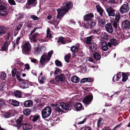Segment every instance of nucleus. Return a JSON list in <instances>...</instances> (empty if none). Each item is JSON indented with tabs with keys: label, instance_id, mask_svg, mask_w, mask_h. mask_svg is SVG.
<instances>
[{
	"label": "nucleus",
	"instance_id": "f257e3e1",
	"mask_svg": "<svg viewBox=\"0 0 130 130\" xmlns=\"http://www.w3.org/2000/svg\"><path fill=\"white\" fill-rule=\"evenodd\" d=\"M63 6L57 10L58 14L57 16V19H60L71 9L73 3L71 2H67L63 4Z\"/></svg>",
	"mask_w": 130,
	"mask_h": 130
},
{
	"label": "nucleus",
	"instance_id": "f03ea898",
	"mask_svg": "<svg viewBox=\"0 0 130 130\" xmlns=\"http://www.w3.org/2000/svg\"><path fill=\"white\" fill-rule=\"evenodd\" d=\"M53 53V51L51 50L47 54L46 53L43 54L41 56L39 61L40 64L43 65L45 62H48Z\"/></svg>",
	"mask_w": 130,
	"mask_h": 130
},
{
	"label": "nucleus",
	"instance_id": "7ed1b4c3",
	"mask_svg": "<svg viewBox=\"0 0 130 130\" xmlns=\"http://www.w3.org/2000/svg\"><path fill=\"white\" fill-rule=\"evenodd\" d=\"M52 109L50 106H46L41 111L42 115L43 118L48 117L51 115Z\"/></svg>",
	"mask_w": 130,
	"mask_h": 130
},
{
	"label": "nucleus",
	"instance_id": "20e7f679",
	"mask_svg": "<svg viewBox=\"0 0 130 130\" xmlns=\"http://www.w3.org/2000/svg\"><path fill=\"white\" fill-rule=\"evenodd\" d=\"M129 10V7L128 3H125L121 7L120 11L122 13H125L127 12Z\"/></svg>",
	"mask_w": 130,
	"mask_h": 130
},
{
	"label": "nucleus",
	"instance_id": "39448f33",
	"mask_svg": "<svg viewBox=\"0 0 130 130\" xmlns=\"http://www.w3.org/2000/svg\"><path fill=\"white\" fill-rule=\"evenodd\" d=\"M31 48V46L28 42H26L23 45L22 50L23 52H28Z\"/></svg>",
	"mask_w": 130,
	"mask_h": 130
},
{
	"label": "nucleus",
	"instance_id": "423d86ee",
	"mask_svg": "<svg viewBox=\"0 0 130 130\" xmlns=\"http://www.w3.org/2000/svg\"><path fill=\"white\" fill-rule=\"evenodd\" d=\"M107 12L108 13V15L109 16H114L115 15V10L113 9L110 6H109L106 8Z\"/></svg>",
	"mask_w": 130,
	"mask_h": 130
},
{
	"label": "nucleus",
	"instance_id": "0eeeda50",
	"mask_svg": "<svg viewBox=\"0 0 130 130\" xmlns=\"http://www.w3.org/2000/svg\"><path fill=\"white\" fill-rule=\"evenodd\" d=\"M0 0V14L2 16H5L8 14L6 8L1 3Z\"/></svg>",
	"mask_w": 130,
	"mask_h": 130
},
{
	"label": "nucleus",
	"instance_id": "6e6552de",
	"mask_svg": "<svg viewBox=\"0 0 130 130\" xmlns=\"http://www.w3.org/2000/svg\"><path fill=\"white\" fill-rule=\"evenodd\" d=\"M93 99V96L91 95H88L85 97L83 100V102L87 105L90 103Z\"/></svg>",
	"mask_w": 130,
	"mask_h": 130
},
{
	"label": "nucleus",
	"instance_id": "1a4fd4ad",
	"mask_svg": "<svg viewBox=\"0 0 130 130\" xmlns=\"http://www.w3.org/2000/svg\"><path fill=\"white\" fill-rule=\"evenodd\" d=\"M130 26V23L128 20H125L122 23L121 26L123 29H128Z\"/></svg>",
	"mask_w": 130,
	"mask_h": 130
},
{
	"label": "nucleus",
	"instance_id": "9d476101",
	"mask_svg": "<svg viewBox=\"0 0 130 130\" xmlns=\"http://www.w3.org/2000/svg\"><path fill=\"white\" fill-rule=\"evenodd\" d=\"M118 44V42L115 39L113 38L111 39L110 42L107 43L108 46L111 47L112 45L113 46H116Z\"/></svg>",
	"mask_w": 130,
	"mask_h": 130
},
{
	"label": "nucleus",
	"instance_id": "9b49d317",
	"mask_svg": "<svg viewBox=\"0 0 130 130\" xmlns=\"http://www.w3.org/2000/svg\"><path fill=\"white\" fill-rule=\"evenodd\" d=\"M64 76L63 74H61L55 77V80L57 83L62 82L64 80Z\"/></svg>",
	"mask_w": 130,
	"mask_h": 130
},
{
	"label": "nucleus",
	"instance_id": "f8f14e48",
	"mask_svg": "<svg viewBox=\"0 0 130 130\" xmlns=\"http://www.w3.org/2000/svg\"><path fill=\"white\" fill-rule=\"evenodd\" d=\"M105 28L106 31L109 33H112L113 32L112 27L110 23H107L106 25Z\"/></svg>",
	"mask_w": 130,
	"mask_h": 130
},
{
	"label": "nucleus",
	"instance_id": "ddd939ff",
	"mask_svg": "<svg viewBox=\"0 0 130 130\" xmlns=\"http://www.w3.org/2000/svg\"><path fill=\"white\" fill-rule=\"evenodd\" d=\"M94 17L93 14L92 13H90L86 15L84 17V20L86 21H90L91 18Z\"/></svg>",
	"mask_w": 130,
	"mask_h": 130
},
{
	"label": "nucleus",
	"instance_id": "4468645a",
	"mask_svg": "<svg viewBox=\"0 0 130 130\" xmlns=\"http://www.w3.org/2000/svg\"><path fill=\"white\" fill-rule=\"evenodd\" d=\"M60 105L63 109L66 110H69L70 106L68 104L61 102L60 103Z\"/></svg>",
	"mask_w": 130,
	"mask_h": 130
},
{
	"label": "nucleus",
	"instance_id": "2eb2a0df",
	"mask_svg": "<svg viewBox=\"0 0 130 130\" xmlns=\"http://www.w3.org/2000/svg\"><path fill=\"white\" fill-rule=\"evenodd\" d=\"M23 118L22 116L20 117L16 121V125L17 128L19 129L21 126V122L22 121Z\"/></svg>",
	"mask_w": 130,
	"mask_h": 130
},
{
	"label": "nucleus",
	"instance_id": "dca6fc26",
	"mask_svg": "<svg viewBox=\"0 0 130 130\" xmlns=\"http://www.w3.org/2000/svg\"><path fill=\"white\" fill-rule=\"evenodd\" d=\"M33 102L31 100H28L24 102L23 103L24 106L26 107H29L32 106L33 105Z\"/></svg>",
	"mask_w": 130,
	"mask_h": 130
},
{
	"label": "nucleus",
	"instance_id": "f3484780",
	"mask_svg": "<svg viewBox=\"0 0 130 130\" xmlns=\"http://www.w3.org/2000/svg\"><path fill=\"white\" fill-rule=\"evenodd\" d=\"M39 36L38 33H35L30 38V41L31 43L35 42H37L36 38L38 37Z\"/></svg>",
	"mask_w": 130,
	"mask_h": 130
},
{
	"label": "nucleus",
	"instance_id": "a211bd4d",
	"mask_svg": "<svg viewBox=\"0 0 130 130\" xmlns=\"http://www.w3.org/2000/svg\"><path fill=\"white\" fill-rule=\"evenodd\" d=\"M74 107L75 109L77 111L83 110L84 108L83 107L82 104L80 103H76Z\"/></svg>",
	"mask_w": 130,
	"mask_h": 130
},
{
	"label": "nucleus",
	"instance_id": "6ab92c4d",
	"mask_svg": "<svg viewBox=\"0 0 130 130\" xmlns=\"http://www.w3.org/2000/svg\"><path fill=\"white\" fill-rule=\"evenodd\" d=\"M9 44V43L7 41H5L3 45L1 47V50L3 51H6L8 49V47Z\"/></svg>",
	"mask_w": 130,
	"mask_h": 130
},
{
	"label": "nucleus",
	"instance_id": "aec40b11",
	"mask_svg": "<svg viewBox=\"0 0 130 130\" xmlns=\"http://www.w3.org/2000/svg\"><path fill=\"white\" fill-rule=\"evenodd\" d=\"M23 128L24 130H28L32 128L31 125L25 123L22 125Z\"/></svg>",
	"mask_w": 130,
	"mask_h": 130
},
{
	"label": "nucleus",
	"instance_id": "412c9836",
	"mask_svg": "<svg viewBox=\"0 0 130 130\" xmlns=\"http://www.w3.org/2000/svg\"><path fill=\"white\" fill-rule=\"evenodd\" d=\"M39 115H34L31 116L29 117V119L34 122H36L39 118Z\"/></svg>",
	"mask_w": 130,
	"mask_h": 130
},
{
	"label": "nucleus",
	"instance_id": "4be33fe9",
	"mask_svg": "<svg viewBox=\"0 0 130 130\" xmlns=\"http://www.w3.org/2000/svg\"><path fill=\"white\" fill-rule=\"evenodd\" d=\"M96 8L97 11L99 12L100 15L101 16H102L103 15V9L99 5H96Z\"/></svg>",
	"mask_w": 130,
	"mask_h": 130
},
{
	"label": "nucleus",
	"instance_id": "5701e85b",
	"mask_svg": "<svg viewBox=\"0 0 130 130\" xmlns=\"http://www.w3.org/2000/svg\"><path fill=\"white\" fill-rule=\"evenodd\" d=\"M96 48V46L95 44L92 43L89 46V49L91 50L92 52H94Z\"/></svg>",
	"mask_w": 130,
	"mask_h": 130
},
{
	"label": "nucleus",
	"instance_id": "b1692460",
	"mask_svg": "<svg viewBox=\"0 0 130 130\" xmlns=\"http://www.w3.org/2000/svg\"><path fill=\"white\" fill-rule=\"evenodd\" d=\"M71 80L72 82L75 83H77L79 81V78L75 76H73L71 78Z\"/></svg>",
	"mask_w": 130,
	"mask_h": 130
},
{
	"label": "nucleus",
	"instance_id": "393cba45",
	"mask_svg": "<svg viewBox=\"0 0 130 130\" xmlns=\"http://www.w3.org/2000/svg\"><path fill=\"white\" fill-rule=\"evenodd\" d=\"M93 56L94 58L96 60H99L101 58V56L100 54L97 53H95L93 54Z\"/></svg>",
	"mask_w": 130,
	"mask_h": 130
},
{
	"label": "nucleus",
	"instance_id": "a878e982",
	"mask_svg": "<svg viewBox=\"0 0 130 130\" xmlns=\"http://www.w3.org/2000/svg\"><path fill=\"white\" fill-rule=\"evenodd\" d=\"M99 25L101 26H103L105 23V20L103 19H99L98 20Z\"/></svg>",
	"mask_w": 130,
	"mask_h": 130
},
{
	"label": "nucleus",
	"instance_id": "bb28decb",
	"mask_svg": "<svg viewBox=\"0 0 130 130\" xmlns=\"http://www.w3.org/2000/svg\"><path fill=\"white\" fill-rule=\"evenodd\" d=\"M42 47H43L44 46H40L38 48H36V49H35L34 51V53L36 54H39L41 52V49Z\"/></svg>",
	"mask_w": 130,
	"mask_h": 130
},
{
	"label": "nucleus",
	"instance_id": "cd10ccee",
	"mask_svg": "<svg viewBox=\"0 0 130 130\" xmlns=\"http://www.w3.org/2000/svg\"><path fill=\"white\" fill-rule=\"evenodd\" d=\"M14 96L18 98H20L21 96V91L18 90L14 91Z\"/></svg>",
	"mask_w": 130,
	"mask_h": 130
},
{
	"label": "nucleus",
	"instance_id": "c85d7f7f",
	"mask_svg": "<svg viewBox=\"0 0 130 130\" xmlns=\"http://www.w3.org/2000/svg\"><path fill=\"white\" fill-rule=\"evenodd\" d=\"M6 28L4 27L0 26V36L6 33V31L5 30Z\"/></svg>",
	"mask_w": 130,
	"mask_h": 130
},
{
	"label": "nucleus",
	"instance_id": "c756f323",
	"mask_svg": "<svg viewBox=\"0 0 130 130\" xmlns=\"http://www.w3.org/2000/svg\"><path fill=\"white\" fill-rule=\"evenodd\" d=\"M56 105V107L54 108L56 112H63V110L59 107L60 106L59 105Z\"/></svg>",
	"mask_w": 130,
	"mask_h": 130
},
{
	"label": "nucleus",
	"instance_id": "7c9ffc66",
	"mask_svg": "<svg viewBox=\"0 0 130 130\" xmlns=\"http://www.w3.org/2000/svg\"><path fill=\"white\" fill-rule=\"evenodd\" d=\"M95 24L96 23L95 22H92L90 21H89V22H88L87 25H89V26L88 28H90V29H91L92 27L95 26Z\"/></svg>",
	"mask_w": 130,
	"mask_h": 130
},
{
	"label": "nucleus",
	"instance_id": "2f4dec72",
	"mask_svg": "<svg viewBox=\"0 0 130 130\" xmlns=\"http://www.w3.org/2000/svg\"><path fill=\"white\" fill-rule=\"evenodd\" d=\"M92 36H90L87 38L86 42V43L89 44H90L91 43V42L92 40Z\"/></svg>",
	"mask_w": 130,
	"mask_h": 130
},
{
	"label": "nucleus",
	"instance_id": "473e14b6",
	"mask_svg": "<svg viewBox=\"0 0 130 130\" xmlns=\"http://www.w3.org/2000/svg\"><path fill=\"white\" fill-rule=\"evenodd\" d=\"M57 42H60L63 44H65L66 43V42L65 41L64 38L62 37H59Z\"/></svg>",
	"mask_w": 130,
	"mask_h": 130
},
{
	"label": "nucleus",
	"instance_id": "72a5a7b5",
	"mask_svg": "<svg viewBox=\"0 0 130 130\" xmlns=\"http://www.w3.org/2000/svg\"><path fill=\"white\" fill-rule=\"evenodd\" d=\"M38 80L40 84H43L45 83V76H43L41 77L40 78L39 77L38 78Z\"/></svg>",
	"mask_w": 130,
	"mask_h": 130
},
{
	"label": "nucleus",
	"instance_id": "f704fd0d",
	"mask_svg": "<svg viewBox=\"0 0 130 130\" xmlns=\"http://www.w3.org/2000/svg\"><path fill=\"white\" fill-rule=\"evenodd\" d=\"M31 112V110L29 109H26L23 111L24 114L26 116L29 115Z\"/></svg>",
	"mask_w": 130,
	"mask_h": 130
},
{
	"label": "nucleus",
	"instance_id": "c9c22d12",
	"mask_svg": "<svg viewBox=\"0 0 130 130\" xmlns=\"http://www.w3.org/2000/svg\"><path fill=\"white\" fill-rule=\"evenodd\" d=\"M115 21L118 23L119 22L120 19V13H118L117 14L115 15Z\"/></svg>",
	"mask_w": 130,
	"mask_h": 130
},
{
	"label": "nucleus",
	"instance_id": "e433bc0d",
	"mask_svg": "<svg viewBox=\"0 0 130 130\" xmlns=\"http://www.w3.org/2000/svg\"><path fill=\"white\" fill-rule=\"evenodd\" d=\"M11 104L12 105L14 106H18L19 104V102L13 100H12L11 102Z\"/></svg>",
	"mask_w": 130,
	"mask_h": 130
},
{
	"label": "nucleus",
	"instance_id": "4c0bfd02",
	"mask_svg": "<svg viewBox=\"0 0 130 130\" xmlns=\"http://www.w3.org/2000/svg\"><path fill=\"white\" fill-rule=\"evenodd\" d=\"M71 51L73 53H76L78 51V48L76 46H73L71 48Z\"/></svg>",
	"mask_w": 130,
	"mask_h": 130
},
{
	"label": "nucleus",
	"instance_id": "58836bf2",
	"mask_svg": "<svg viewBox=\"0 0 130 130\" xmlns=\"http://www.w3.org/2000/svg\"><path fill=\"white\" fill-rule=\"evenodd\" d=\"M71 57L70 54H68V55H66L64 57V59L67 62H69Z\"/></svg>",
	"mask_w": 130,
	"mask_h": 130
},
{
	"label": "nucleus",
	"instance_id": "ea45409f",
	"mask_svg": "<svg viewBox=\"0 0 130 130\" xmlns=\"http://www.w3.org/2000/svg\"><path fill=\"white\" fill-rule=\"evenodd\" d=\"M122 74L123 76L122 81L124 82L126 81L128 78L126 74L124 73H122Z\"/></svg>",
	"mask_w": 130,
	"mask_h": 130
},
{
	"label": "nucleus",
	"instance_id": "a19ab883",
	"mask_svg": "<svg viewBox=\"0 0 130 130\" xmlns=\"http://www.w3.org/2000/svg\"><path fill=\"white\" fill-rule=\"evenodd\" d=\"M100 31V29L99 28L93 29L91 30V32L94 34H96Z\"/></svg>",
	"mask_w": 130,
	"mask_h": 130
},
{
	"label": "nucleus",
	"instance_id": "79ce46f5",
	"mask_svg": "<svg viewBox=\"0 0 130 130\" xmlns=\"http://www.w3.org/2000/svg\"><path fill=\"white\" fill-rule=\"evenodd\" d=\"M103 120L102 118H100L98 120L97 122V126L98 127H99L102 123Z\"/></svg>",
	"mask_w": 130,
	"mask_h": 130
},
{
	"label": "nucleus",
	"instance_id": "37998d69",
	"mask_svg": "<svg viewBox=\"0 0 130 130\" xmlns=\"http://www.w3.org/2000/svg\"><path fill=\"white\" fill-rule=\"evenodd\" d=\"M51 32L50 30L48 29H47V37L49 39L51 37Z\"/></svg>",
	"mask_w": 130,
	"mask_h": 130
},
{
	"label": "nucleus",
	"instance_id": "c03bdc74",
	"mask_svg": "<svg viewBox=\"0 0 130 130\" xmlns=\"http://www.w3.org/2000/svg\"><path fill=\"white\" fill-rule=\"evenodd\" d=\"M21 83H20L21 86L22 88H26L25 86V80L23 79V80L20 82Z\"/></svg>",
	"mask_w": 130,
	"mask_h": 130
},
{
	"label": "nucleus",
	"instance_id": "a18cd8bd",
	"mask_svg": "<svg viewBox=\"0 0 130 130\" xmlns=\"http://www.w3.org/2000/svg\"><path fill=\"white\" fill-rule=\"evenodd\" d=\"M55 63L57 66L59 67H61L62 66V64L60 61L57 60L55 61Z\"/></svg>",
	"mask_w": 130,
	"mask_h": 130
},
{
	"label": "nucleus",
	"instance_id": "49530a36",
	"mask_svg": "<svg viewBox=\"0 0 130 130\" xmlns=\"http://www.w3.org/2000/svg\"><path fill=\"white\" fill-rule=\"evenodd\" d=\"M1 76L2 79L3 80L5 79L6 77V74L3 72H2L1 74Z\"/></svg>",
	"mask_w": 130,
	"mask_h": 130
},
{
	"label": "nucleus",
	"instance_id": "de8ad7c7",
	"mask_svg": "<svg viewBox=\"0 0 130 130\" xmlns=\"http://www.w3.org/2000/svg\"><path fill=\"white\" fill-rule=\"evenodd\" d=\"M4 88V85L3 83L0 84V92H2L3 91Z\"/></svg>",
	"mask_w": 130,
	"mask_h": 130
},
{
	"label": "nucleus",
	"instance_id": "09e8293b",
	"mask_svg": "<svg viewBox=\"0 0 130 130\" xmlns=\"http://www.w3.org/2000/svg\"><path fill=\"white\" fill-rule=\"evenodd\" d=\"M34 43V49H36V48H39V47H40V46H39L38 43L37 42H33Z\"/></svg>",
	"mask_w": 130,
	"mask_h": 130
},
{
	"label": "nucleus",
	"instance_id": "8fccbe9b",
	"mask_svg": "<svg viewBox=\"0 0 130 130\" xmlns=\"http://www.w3.org/2000/svg\"><path fill=\"white\" fill-rule=\"evenodd\" d=\"M34 43V49H36V48H39V47H40V46H39L38 43L37 42H33Z\"/></svg>",
	"mask_w": 130,
	"mask_h": 130
},
{
	"label": "nucleus",
	"instance_id": "3c124183",
	"mask_svg": "<svg viewBox=\"0 0 130 130\" xmlns=\"http://www.w3.org/2000/svg\"><path fill=\"white\" fill-rule=\"evenodd\" d=\"M121 73H119L117 74L116 76L117 78L116 79V81H118V80L121 77Z\"/></svg>",
	"mask_w": 130,
	"mask_h": 130
},
{
	"label": "nucleus",
	"instance_id": "603ef678",
	"mask_svg": "<svg viewBox=\"0 0 130 130\" xmlns=\"http://www.w3.org/2000/svg\"><path fill=\"white\" fill-rule=\"evenodd\" d=\"M36 0H28L27 3L28 5H31L34 3Z\"/></svg>",
	"mask_w": 130,
	"mask_h": 130
},
{
	"label": "nucleus",
	"instance_id": "864d4df0",
	"mask_svg": "<svg viewBox=\"0 0 130 130\" xmlns=\"http://www.w3.org/2000/svg\"><path fill=\"white\" fill-rule=\"evenodd\" d=\"M10 113H5L4 115V116L5 118H7L9 117L10 115H11Z\"/></svg>",
	"mask_w": 130,
	"mask_h": 130
},
{
	"label": "nucleus",
	"instance_id": "5fc2aeb1",
	"mask_svg": "<svg viewBox=\"0 0 130 130\" xmlns=\"http://www.w3.org/2000/svg\"><path fill=\"white\" fill-rule=\"evenodd\" d=\"M17 70V69L16 68H14L13 70H12V73L13 76H15Z\"/></svg>",
	"mask_w": 130,
	"mask_h": 130
},
{
	"label": "nucleus",
	"instance_id": "6e6d98bb",
	"mask_svg": "<svg viewBox=\"0 0 130 130\" xmlns=\"http://www.w3.org/2000/svg\"><path fill=\"white\" fill-rule=\"evenodd\" d=\"M117 22L115 21H114L113 22L112 25L115 29L117 28Z\"/></svg>",
	"mask_w": 130,
	"mask_h": 130
},
{
	"label": "nucleus",
	"instance_id": "4d7b16f0",
	"mask_svg": "<svg viewBox=\"0 0 130 130\" xmlns=\"http://www.w3.org/2000/svg\"><path fill=\"white\" fill-rule=\"evenodd\" d=\"M8 2L11 5H15L16 4L14 0H9Z\"/></svg>",
	"mask_w": 130,
	"mask_h": 130
},
{
	"label": "nucleus",
	"instance_id": "13d9d810",
	"mask_svg": "<svg viewBox=\"0 0 130 130\" xmlns=\"http://www.w3.org/2000/svg\"><path fill=\"white\" fill-rule=\"evenodd\" d=\"M22 24H20L17 27L15 28V30H16L19 31L21 28L22 27Z\"/></svg>",
	"mask_w": 130,
	"mask_h": 130
},
{
	"label": "nucleus",
	"instance_id": "bf43d9fd",
	"mask_svg": "<svg viewBox=\"0 0 130 130\" xmlns=\"http://www.w3.org/2000/svg\"><path fill=\"white\" fill-rule=\"evenodd\" d=\"M85 78L84 79L86 82H91L92 81V79L90 78Z\"/></svg>",
	"mask_w": 130,
	"mask_h": 130
},
{
	"label": "nucleus",
	"instance_id": "052dcab7",
	"mask_svg": "<svg viewBox=\"0 0 130 130\" xmlns=\"http://www.w3.org/2000/svg\"><path fill=\"white\" fill-rule=\"evenodd\" d=\"M16 77L17 79L19 81L21 82V81L23 80V79L20 78V75L17 74L16 75Z\"/></svg>",
	"mask_w": 130,
	"mask_h": 130
},
{
	"label": "nucleus",
	"instance_id": "680f3d73",
	"mask_svg": "<svg viewBox=\"0 0 130 130\" xmlns=\"http://www.w3.org/2000/svg\"><path fill=\"white\" fill-rule=\"evenodd\" d=\"M31 18L34 20H36L38 19V17L35 15H33L30 16Z\"/></svg>",
	"mask_w": 130,
	"mask_h": 130
},
{
	"label": "nucleus",
	"instance_id": "e2e57ef3",
	"mask_svg": "<svg viewBox=\"0 0 130 130\" xmlns=\"http://www.w3.org/2000/svg\"><path fill=\"white\" fill-rule=\"evenodd\" d=\"M102 47H103L104 46H106L107 45V43L106 42L103 41L101 42V43Z\"/></svg>",
	"mask_w": 130,
	"mask_h": 130
},
{
	"label": "nucleus",
	"instance_id": "0e129e2a",
	"mask_svg": "<svg viewBox=\"0 0 130 130\" xmlns=\"http://www.w3.org/2000/svg\"><path fill=\"white\" fill-rule=\"evenodd\" d=\"M40 28L38 27H35L34 28V29L31 31L30 33V35H31L32 34L34 33L36 31V30L37 29H39Z\"/></svg>",
	"mask_w": 130,
	"mask_h": 130
},
{
	"label": "nucleus",
	"instance_id": "69168bd1",
	"mask_svg": "<svg viewBox=\"0 0 130 130\" xmlns=\"http://www.w3.org/2000/svg\"><path fill=\"white\" fill-rule=\"evenodd\" d=\"M20 39V37H18L16 40V43L17 45H18L19 44V40Z\"/></svg>",
	"mask_w": 130,
	"mask_h": 130
},
{
	"label": "nucleus",
	"instance_id": "338daca9",
	"mask_svg": "<svg viewBox=\"0 0 130 130\" xmlns=\"http://www.w3.org/2000/svg\"><path fill=\"white\" fill-rule=\"evenodd\" d=\"M107 46V45L106 46H104L103 47H102V49L103 51H106L108 49V48Z\"/></svg>",
	"mask_w": 130,
	"mask_h": 130
},
{
	"label": "nucleus",
	"instance_id": "774afa93",
	"mask_svg": "<svg viewBox=\"0 0 130 130\" xmlns=\"http://www.w3.org/2000/svg\"><path fill=\"white\" fill-rule=\"evenodd\" d=\"M59 69L57 68H56V70H55L54 72L55 74H57L59 72Z\"/></svg>",
	"mask_w": 130,
	"mask_h": 130
}]
</instances>
